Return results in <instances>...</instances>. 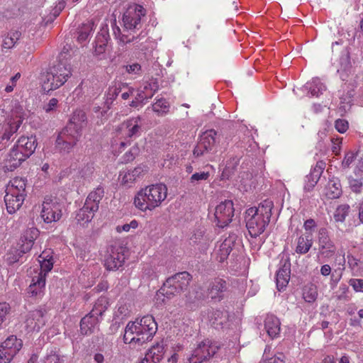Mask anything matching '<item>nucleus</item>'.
<instances>
[{
	"label": "nucleus",
	"instance_id": "1",
	"mask_svg": "<svg viewBox=\"0 0 363 363\" xmlns=\"http://www.w3.org/2000/svg\"><path fill=\"white\" fill-rule=\"evenodd\" d=\"M157 330V324L152 315H145L137 318L135 321H129L125 326L123 342L137 343L143 345L151 340Z\"/></svg>",
	"mask_w": 363,
	"mask_h": 363
},
{
	"label": "nucleus",
	"instance_id": "2",
	"mask_svg": "<svg viewBox=\"0 0 363 363\" xmlns=\"http://www.w3.org/2000/svg\"><path fill=\"white\" fill-rule=\"evenodd\" d=\"M274 203L270 200H264L257 207H251L245 211V221L251 237L260 235L269 225Z\"/></svg>",
	"mask_w": 363,
	"mask_h": 363
},
{
	"label": "nucleus",
	"instance_id": "3",
	"mask_svg": "<svg viewBox=\"0 0 363 363\" xmlns=\"http://www.w3.org/2000/svg\"><path fill=\"white\" fill-rule=\"evenodd\" d=\"M192 276L186 271L177 273L167 278L156 294L157 303L164 304L165 298L169 300L187 291Z\"/></svg>",
	"mask_w": 363,
	"mask_h": 363
},
{
	"label": "nucleus",
	"instance_id": "4",
	"mask_svg": "<svg viewBox=\"0 0 363 363\" xmlns=\"http://www.w3.org/2000/svg\"><path fill=\"white\" fill-rule=\"evenodd\" d=\"M167 195V188L164 184H157L142 189L134 198V205L142 211H152L160 206Z\"/></svg>",
	"mask_w": 363,
	"mask_h": 363
},
{
	"label": "nucleus",
	"instance_id": "5",
	"mask_svg": "<svg viewBox=\"0 0 363 363\" xmlns=\"http://www.w3.org/2000/svg\"><path fill=\"white\" fill-rule=\"evenodd\" d=\"M24 119L23 108L18 106L11 110L10 116L3 123H0V150L13 140Z\"/></svg>",
	"mask_w": 363,
	"mask_h": 363
},
{
	"label": "nucleus",
	"instance_id": "6",
	"mask_svg": "<svg viewBox=\"0 0 363 363\" xmlns=\"http://www.w3.org/2000/svg\"><path fill=\"white\" fill-rule=\"evenodd\" d=\"M38 235V230L35 228L29 229L21 238V244L19 249L11 248L5 255V260L9 265L20 262L23 255L28 252Z\"/></svg>",
	"mask_w": 363,
	"mask_h": 363
},
{
	"label": "nucleus",
	"instance_id": "7",
	"mask_svg": "<svg viewBox=\"0 0 363 363\" xmlns=\"http://www.w3.org/2000/svg\"><path fill=\"white\" fill-rule=\"evenodd\" d=\"M219 349L220 346L216 342L205 340L193 351L189 359V363H203L213 357Z\"/></svg>",
	"mask_w": 363,
	"mask_h": 363
},
{
	"label": "nucleus",
	"instance_id": "8",
	"mask_svg": "<svg viewBox=\"0 0 363 363\" xmlns=\"http://www.w3.org/2000/svg\"><path fill=\"white\" fill-rule=\"evenodd\" d=\"M218 142L219 138L215 130L210 129L205 131L201 135L199 141L194 149V155L199 157L214 151Z\"/></svg>",
	"mask_w": 363,
	"mask_h": 363
},
{
	"label": "nucleus",
	"instance_id": "9",
	"mask_svg": "<svg viewBox=\"0 0 363 363\" xmlns=\"http://www.w3.org/2000/svg\"><path fill=\"white\" fill-rule=\"evenodd\" d=\"M81 134L70 130V128H64L55 140V148L60 153H69L76 146Z\"/></svg>",
	"mask_w": 363,
	"mask_h": 363
},
{
	"label": "nucleus",
	"instance_id": "10",
	"mask_svg": "<svg viewBox=\"0 0 363 363\" xmlns=\"http://www.w3.org/2000/svg\"><path fill=\"white\" fill-rule=\"evenodd\" d=\"M42 206L41 217L45 223L57 222L62 217V205L56 197L45 196Z\"/></svg>",
	"mask_w": 363,
	"mask_h": 363
},
{
	"label": "nucleus",
	"instance_id": "11",
	"mask_svg": "<svg viewBox=\"0 0 363 363\" xmlns=\"http://www.w3.org/2000/svg\"><path fill=\"white\" fill-rule=\"evenodd\" d=\"M128 250L122 245H111L107 250L108 255L104 260L107 270H117L123 266Z\"/></svg>",
	"mask_w": 363,
	"mask_h": 363
},
{
	"label": "nucleus",
	"instance_id": "12",
	"mask_svg": "<svg viewBox=\"0 0 363 363\" xmlns=\"http://www.w3.org/2000/svg\"><path fill=\"white\" fill-rule=\"evenodd\" d=\"M145 14V9L141 6L129 8L123 15V22L125 31H134L141 28V17Z\"/></svg>",
	"mask_w": 363,
	"mask_h": 363
},
{
	"label": "nucleus",
	"instance_id": "13",
	"mask_svg": "<svg viewBox=\"0 0 363 363\" xmlns=\"http://www.w3.org/2000/svg\"><path fill=\"white\" fill-rule=\"evenodd\" d=\"M234 211L233 203L231 200L221 202L216 206L214 213L216 225L219 228L227 226L232 221Z\"/></svg>",
	"mask_w": 363,
	"mask_h": 363
},
{
	"label": "nucleus",
	"instance_id": "14",
	"mask_svg": "<svg viewBox=\"0 0 363 363\" xmlns=\"http://www.w3.org/2000/svg\"><path fill=\"white\" fill-rule=\"evenodd\" d=\"M127 86V83L121 82H115L108 88L104 96V101L102 106L94 107V111L98 112L102 109L101 114L104 116L111 109L114 101L118 94Z\"/></svg>",
	"mask_w": 363,
	"mask_h": 363
},
{
	"label": "nucleus",
	"instance_id": "15",
	"mask_svg": "<svg viewBox=\"0 0 363 363\" xmlns=\"http://www.w3.org/2000/svg\"><path fill=\"white\" fill-rule=\"evenodd\" d=\"M45 315L46 311L42 308L30 311L25 320L28 332L39 331L45 325Z\"/></svg>",
	"mask_w": 363,
	"mask_h": 363
},
{
	"label": "nucleus",
	"instance_id": "16",
	"mask_svg": "<svg viewBox=\"0 0 363 363\" xmlns=\"http://www.w3.org/2000/svg\"><path fill=\"white\" fill-rule=\"evenodd\" d=\"M28 158V157L13 145L4 161L3 167L4 172L14 171Z\"/></svg>",
	"mask_w": 363,
	"mask_h": 363
},
{
	"label": "nucleus",
	"instance_id": "17",
	"mask_svg": "<svg viewBox=\"0 0 363 363\" xmlns=\"http://www.w3.org/2000/svg\"><path fill=\"white\" fill-rule=\"evenodd\" d=\"M318 242L320 252L325 257L333 256L336 251V247L331 240L328 231L325 228H320L318 233Z\"/></svg>",
	"mask_w": 363,
	"mask_h": 363
},
{
	"label": "nucleus",
	"instance_id": "18",
	"mask_svg": "<svg viewBox=\"0 0 363 363\" xmlns=\"http://www.w3.org/2000/svg\"><path fill=\"white\" fill-rule=\"evenodd\" d=\"M67 80L60 77L50 67L43 77V89L44 91L55 90L63 85Z\"/></svg>",
	"mask_w": 363,
	"mask_h": 363
},
{
	"label": "nucleus",
	"instance_id": "19",
	"mask_svg": "<svg viewBox=\"0 0 363 363\" xmlns=\"http://www.w3.org/2000/svg\"><path fill=\"white\" fill-rule=\"evenodd\" d=\"M291 274V262L289 257L280 262V267L277 272V286L279 290L282 289L288 284Z\"/></svg>",
	"mask_w": 363,
	"mask_h": 363
},
{
	"label": "nucleus",
	"instance_id": "20",
	"mask_svg": "<svg viewBox=\"0 0 363 363\" xmlns=\"http://www.w3.org/2000/svg\"><path fill=\"white\" fill-rule=\"evenodd\" d=\"M26 195H23L22 193L15 191H6V194L4 196V201L6 203L7 211L12 214L18 210L22 206L25 199Z\"/></svg>",
	"mask_w": 363,
	"mask_h": 363
},
{
	"label": "nucleus",
	"instance_id": "21",
	"mask_svg": "<svg viewBox=\"0 0 363 363\" xmlns=\"http://www.w3.org/2000/svg\"><path fill=\"white\" fill-rule=\"evenodd\" d=\"M38 143L35 136H21L14 145L28 158L35 152Z\"/></svg>",
	"mask_w": 363,
	"mask_h": 363
},
{
	"label": "nucleus",
	"instance_id": "22",
	"mask_svg": "<svg viewBox=\"0 0 363 363\" xmlns=\"http://www.w3.org/2000/svg\"><path fill=\"white\" fill-rule=\"evenodd\" d=\"M45 286V274L40 272L32 279V283L30 284L27 293L30 297L40 298L44 294Z\"/></svg>",
	"mask_w": 363,
	"mask_h": 363
},
{
	"label": "nucleus",
	"instance_id": "23",
	"mask_svg": "<svg viewBox=\"0 0 363 363\" xmlns=\"http://www.w3.org/2000/svg\"><path fill=\"white\" fill-rule=\"evenodd\" d=\"M141 120V117L138 116L131 118L123 123L122 128L124 127L126 129V139L131 140L132 138H135L140 135L142 132V127L140 125Z\"/></svg>",
	"mask_w": 363,
	"mask_h": 363
},
{
	"label": "nucleus",
	"instance_id": "24",
	"mask_svg": "<svg viewBox=\"0 0 363 363\" xmlns=\"http://www.w3.org/2000/svg\"><path fill=\"white\" fill-rule=\"evenodd\" d=\"M86 125V116L84 111L82 110L75 111L69 122L65 128H70V130L82 135V130Z\"/></svg>",
	"mask_w": 363,
	"mask_h": 363
},
{
	"label": "nucleus",
	"instance_id": "25",
	"mask_svg": "<svg viewBox=\"0 0 363 363\" xmlns=\"http://www.w3.org/2000/svg\"><path fill=\"white\" fill-rule=\"evenodd\" d=\"M229 285L225 280L220 278H216L208 286V291L211 298H218L219 300L223 298V293L228 289Z\"/></svg>",
	"mask_w": 363,
	"mask_h": 363
},
{
	"label": "nucleus",
	"instance_id": "26",
	"mask_svg": "<svg viewBox=\"0 0 363 363\" xmlns=\"http://www.w3.org/2000/svg\"><path fill=\"white\" fill-rule=\"evenodd\" d=\"M280 325L279 319L272 314H268L265 318L264 328L268 335L272 339L277 337L279 335Z\"/></svg>",
	"mask_w": 363,
	"mask_h": 363
},
{
	"label": "nucleus",
	"instance_id": "27",
	"mask_svg": "<svg viewBox=\"0 0 363 363\" xmlns=\"http://www.w3.org/2000/svg\"><path fill=\"white\" fill-rule=\"evenodd\" d=\"M50 68L60 77H64L66 80L72 75L71 65L66 58H59Z\"/></svg>",
	"mask_w": 363,
	"mask_h": 363
},
{
	"label": "nucleus",
	"instance_id": "28",
	"mask_svg": "<svg viewBox=\"0 0 363 363\" xmlns=\"http://www.w3.org/2000/svg\"><path fill=\"white\" fill-rule=\"evenodd\" d=\"M104 196V189L102 186H99L89 194L84 204L89 207L90 210L97 211L99 210V204Z\"/></svg>",
	"mask_w": 363,
	"mask_h": 363
},
{
	"label": "nucleus",
	"instance_id": "29",
	"mask_svg": "<svg viewBox=\"0 0 363 363\" xmlns=\"http://www.w3.org/2000/svg\"><path fill=\"white\" fill-rule=\"evenodd\" d=\"M342 194L340 180L337 177L330 179L326 186V196L330 199L339 198Z\"/></svg>",
	"mask_w": 363,
	"mask_h": 363
},
{
	"label": "nucleus",
	"instance_id": "30",
	"mask_svg": "<svg viewBox=\"0 0 363 363\" xmlns=\"http://www.w3.org/2000/svg\"><path fill=\"white\" fill-rule=\"evenodd\" d=\"M211 325L215 328L222 327L228 320V313L227 311L220 309H213L208 314Z\"/></svg>",
	"mask_w": 363,
	"mask_h": 363
},
{
	"label": "nucleus",
	"instance_id": "31",
	"mask_svg": "<svg viewBox=\"0 0 363 363\" xmlns=\"http://www.w3.org/2000/svg\"><path fill=\"white\" fill-rule=\"evenodd\" d=\"M190 240L195 245L206 244L211 240V237L209 234L206 233V228L199 225L194 230Z\"/></svg>",
	"mask_w": 363,
	"mask_h": 363
},
{
	"label": "nucleus",
	"instance_id": "32",
	"mask_svg": "<svg viewBox=\"0 0 363 363\" xmlns=\"http://www.w3.org/2000/svg\"><path fill=\"white\" fill-rule=\"evenodd\" d=\"M99 322V319L90 314L84 317L80 321V330L83 335H89L93 333V329Z\"/></svg>",
	"mask_w": 363,
	"mask_h": 363
},
{
	"label": "nucleus",
	"instance_id": "33",
	"mask_svg": "<svg viewBox=\"0 0 363 363\" xmlns=\"http://www.w3.org/2000/svg\"><path fill=\"white\" fill-rule=\"evenodd\" d=\"M234 244L233 238L230 237L226 238L220 245L218 250L217 259L220 262H224L230 255L233 250V245Z\"/></svg>",
	"mask_w": 363,
	"mask_h": 363
},
{
	"label": "nucleus",
	"instance_id": "34",
	"mask_svg": "<svg viewBox=\"0 0 363 363\" xmlns=\"http://www.w3.org/2000/svg\"><path fill=\"white\" fill-rule=\"evenodd\" d=\"M313 245L311 235H301L298 238L296 252L298 254L304 255L307 253Z\"/></svg>",
	"mask_w": 363,
	"mask_h": 363
},
{
	"label": "nucleus",
	"instance_id": "35",
	"mask_svg": "<svg viewBox=\"0 0 363 363\" xmlns=\"http://www.w3.org/2000/svg\"><path fill=\"white\" fill-rule=\"evenodd\" d=\"M164 354V347L163 343H157L149 349L146 353L147 356L155 363L160 362L162 359Z\"/></svg>",
	"mask_w": 363,
	"mask_h": 363
},
{
	"label": "nucleus",
	"instance_id": "36",
	"mask_svg": "<svg viewBox=\"0 0 363 363\" xmlns=\"http://www.w3.org/2000/svg\"><path fill=\"white\" fill-rule=\"evenodd\" d=\"M108 306V301L106 297H100L95 303L93 309L89 313L91 315L99 319L103 313L106 311Z\"/></svg>",
	"mask_w": 363,
	"mask_h": 363
},
{
	"label": "nucleus",
	"instance_id": "37",
	"mask_svg": "<svg viewBox=\"0 0 363 363\" xmlns=\"http://www.w3.org/2000/svg\"><path fill=\"white\" fill-rule=\"evenodd\" d=\"M96 212V211L90 210L89 207L84 204L77 212L76 219L79 223L84 225L92 220Z\"/></svg>",
	"mask_w": 363,
	"mask_h": 363
},
{
	"label": "nucleus",
	"instance_id": "38",
	"mask_svg": "<svg viewBox=\"0 0 363 363\" xmlns=\"http://www.w3.org/2000/svg\"><path fill=\"white\" fill-rule=\"evenodd\" d=\"M147 33L145 32L141 31L138 35H135L132 33H123L122 36H121L120 42L123 44H127L130 43H134V45L137 49H140L139 43L145 38H146ZM143 50V48H140Z\"/></svg>",
	"mask_w": 363,
	"mask_h": 363
},
{
	"label": "nucleus",
	"instance_id": "39",
	"mask_svg": "<svg viewBox=\"0 0 363 363\" xmlns=\"http://www.w3.org/2000/svg\"><path fill=\"white\" fill-rule=\"evenodd\" d=\"M21 33L18 30H13L9 33L4 38L2 43V50H9L12 48L17 40L20 38Z\"/></svg>",
	"mask_w": 363,
	"mask_h": 363
},
{
	"label": "nucleus",
	"instance_id": "40",
	"mask_svg": "<svg viewBox=\"0 0 363 363\" xmlns=\"http://www.w3.org/2000/svg\"><path fill=\"white\" fill-rule=\"evenodd\" d=\"M94 23L92 21H88L78 28V40L83 43L87 40L94 29Z\"/></svg>",
	"mask_w": 363,
	"mask_h": 363
},
{
	"label": "nucleus",
	"instance_id": "41",
	"mask_svg": "<svg viewBox=\"0 0 363 363\" xmlns=\"http://www.w3.org/2000/svg\"><path fill=\"white\" fill-rule=\"evenodd\" d=\"M23 343L22 340L17 339L16 336L15 335H11L7 339L1 343L0 347H2L4 348L14 350L15 353H18V352L21 350L22 347Z\"/></svg>",
	"mask_w": 363,
	"mask_h": 363
},
{
	"label": "nucleus",
	"instance_id": "42",
	"mask_svg": "<svg viewBox=\"0 0 363 363\" xmlns=\"http://www.w3.org/2000/svg\"><path fill=\"white\" fill-rule=\"evenodd\" d=\"M169 103L163 98L157 99V101L152 105V111L160 116L167 114L169 111Z\"/></svg>",
	"mask_w": 363,
	"mask_h": 363
},
{
	"label": "nucleus",
	"instance_id": "43",
	"mask_svg": "<svg viewBox=\"0 0 363 363\" xmlns=\"http://www.w3.org/2000/svg\"><path fill=\"white\" fill-rule=\"evenodd\" d=\"M11 186L7 188L6 191H16L18 193H22L23 195H26V180L23 178H14L11 182Z\"/></svg>",
	"mask_w": 363,
	"mask_h": 363
},
{
	"label": "nucleus",
	"instance_id": "44",
	"mask_svg": "<svg viewBox=\"0 0 363 363\" xmlns=\"http://www.w3.org/2000/svg\"><path fill=\"white\" fill-rule=\"evenodd\" d=\"M156 92V89L153 92H151L150 94H147L145 91H138L137 95L135 96V99L130 103L129 106L133 108H137L138 106L142 104L145 100L148 99H151L155 93Z\"/></svg>",
	"mask_w": 363,
	"mask_h": 363
},
{
	"label": "nucleus",
	"instance_id": "45",
	"mask_svg": "<svg viewBox=\"0 0 363 363\" xmlns=\"http://www.w3.org/2000/svg\"><path fill=\"white\" fill-rule=\"evenodd\" d=\"M355 178L349 177V184L351 190L355 194H360L363 186V175L354 174Z\"/></svg>",
	"mask_w": 363,
	"mask_h": 363
},
{
	"label": "nucleus",
	"instance_id": "46",
	"mask_svg": "<svg viewBox=\"0 0 363 363\" xmlns=\"http://www.w3.org/2000/svg\"><path fill=\"white\" fill-rule=\"evenodd\" d=\"M350 206L348 204L340 205L334 213V219L336 222H344L350 212Z\"/></svg>",
	"mask_w": 363,
	"mask_h": 363
},
{
	"label": "nucleus",
	"instance_id": "47",
	"mask_svg": "<svg viewBox=\"0 0 363 363\" xmlns=\"http://www.w3.org/2000/svg\"><path fill=\"white\" fill-rule=\"evenodd\" d=\"M306 88L312 96H318L325 89V86L318 79H314L311 83L306 84Z\"/></svg>",
	"mask_w": 363,
	"mask_h": 363
},
{
	"label": "nucleus",
	"instance_id": "48",
	"mask_svg": "<svg viewBox=\"0 0 363 363\" xmlns=\"http://www.w3.org/2000/svg\"><path fill=\"white\" fill-rule=\"evenodd\" d=\"M335 298L340 301H349L351 299L350 289L346 284H341L338 290L335 292Z\"/></svg>",
	"mask_w": 363,
	"mask_h": 363
},
{
	"label": "nucleus",
	"instance_id": "49",
	"mask_svg": "<svg viewBox=\"0 0 363 363\" xmlns=\"http://www.w3.org/2000/svg\"><path fill=\"white\" fill-rule=\"evenodd\" d=\"M110 40L108 30L106 28H102L98 33L94 43L95 45H102L108 46V42Z\"/></svg>",
	"mask_w": 363,
	"mask_h": 363
},
{
	"label": "nucleus",
	"instance_id": "50",
	"mask_svg": "<svg viewBox=\"0 0 363 363\" xmlns=\"http://www.w3.org/2000/svg\"><path fill=\"white\" fill-rule=\"evenodd\" d=\"M209 177L210 173L208 172H196L191 176L189 179V182L193 186H196L201 184L202 181L208 180Z\"/></svg>",
	"mask_w": 363,
	"mask_h": 363
},
{
	"label": "nucleus",
	"instance_id": "51",
	"mask_svg": "<svg viewBox=\"0 0 363 363\" xmlns=\"http://www.w3.org/2000/svg\"><path fill=\"white\" fill-rule=\"evenodd\" d=\"M303 296L306 302L313 303L318 296L316 288L313 285L308 288H305L303 290Z\"/></svg>",
	"mask_w": 363,
	"mask_h": 363
},
{
	"label": "nucleus",
	"instance_id": "52",
	"mask_svg": "<svg viewBox=\"0 0 363 363\" xmlns=\"http://www.w3.org/2000/svg\"><path fill=\"white\" fill-rule=\"evenodd\" d=\"M143 172V169L141 167H138L131 171H128L123 176V182L128 183L134 182L137 179V177H138Z\"/></svg>",
	"mask_w": 363,
	"mask_h": 363
},
{
	"label": "nucleus",
	"instance_id": "53",
	"mask_svg": "<svg viewBox=\"0 0 363 363\" xmlns=\"http://www.w3.org/2000/svg\"><path fill=\"white\" fill-rule=\"evenodd\" d=\"M16 354L14 350L0 347V363H9Z\"/></svg>",
	"mask_w": 363,
	"mask_h": 363
},
{
	"label": "nucleus",
	"instance_id": "54",
	"mask_svg": "<svg viewBox=\"0 0 363 363\" xmlns=\"http://www.w3.org/2000/svg\"><path fill=\"white\" fill-rule=\"evenodd\" d=\"M94 169L93 164L87 163L79 171V177L85 180L89 179L94 173Z\"/></svg>",
	"mask_w": 363,
	"mask_h": 363
},
{
	"label": "nucleus",
	"instance_id": "55",
	"mask_svg": "<svg viewBox=\"0 0 363 363\" xmlns=\"http://www.w3.org/2000/svg\"><path fill=\"white\" fill-rule=\"evenodd\" d=\"M238 164V160L232 166L230 164L228 163L222 172L221 179H229L234 174L235 167Z\"/></svg>",
	"mask_w": 363,
	"mask_h": 363
},
{
	"label": "nucleus",
	"instance_id": "56",
	"mask_svg": "<svg viewBox=\"0 0 363 363\" xmlns=\"http://www.w3.org/2000/svg\"><path fill=\"white\" fill-rule=\"evenodd\" d=\"M325 167V163L323 161H319L316 163L315 167L313 168L310 174L315 179H319L321 174Z\"/></svg>",
	"mask_w": 363,
	"mask_h": 363
},
{
	"label": "nucleus",
	"instance_id": "57",
	"mask_svg": "<svg viewBox=\"0 0 363 363\" xmlns=\"http://www.w3.org/2000/svg\"><path fill=\"white\" fill-rule=\"evenodd\" d=\"M10 310L11 307L7 303H0V326L6 320Z\"/></svg>",
	"mask_w": 363,
	"mask_h": 363
},
{
	"label": "nucleus",
	"instance_id": "58",
	"mask_svg": "<svg viewBox=\"0 0 363 363\" xmlns=\"http://www.w3.org/2000/svg\"><path fill=\"white\" fill-rule=\"evenodd\" d=\"M357 154L352 151L347 152L342 162V166L343 168H348L350 165L354 161Z\"/></svg>",
	"mask_w": 363,
	"mask_h": 363
},
{
	"label": "nucleus",
	"instance_id": "59",
	"mask_svg": "<svg viewBox=\"0 0 363 363\" xmlns=\"http://www.w3.org/2000/svg\"><path fill=\"white\" fill-rule=\"evenodd\" d=\"M335 127L339 133H344L348 129V122L345 119H337L335 121Z\"/></svg>",
	"mask_w": 363,
	"mask_h": 363
},
{
	"label": "nucleus",
	"instance_id": "60",
	"mask_svg": "<svg viewBox=\"0 0 363 363\" xmlns=\"http://www.w3.org/2000/svg\"><path fill=\"white\" fill-rule=\"evenodd\" d=\"M342 138H332L331 142L333 143L332 151L335 155H339Z\"/></svg>",
	"mask_w": 363,
	"mask_h": 363
},
{
	"label": "nucleus",
	"instance_id": "61",
	"mask_svg": "<svg viewBox=\"0 0 363 363\" xmlns=\"http://www.w3.org/2000/svg\"><path fill=\"white\" fill-rule=\"evenodd\" d=\"M349 284L352 286L354 290L357 292H363V279H351Z\"/></svg>",
	"mask_w": 363,
	"mask_h": 363
},
{
	"label": "nucleus",
	"instance_id": "62",
	"mask_svg": "<svg viewBox=\"0 0 363 363\" xmlns=\"http://www.w3.org/2000/svg\"><path fill=\"white\" fill-rule=\"evenodd\" d=\"M125 67L128 74H140L141 72V65L137 62L132 65H128Z\"/></svg>",
	"mask_w": 363,
	"mask_h": 363
},
{
	"label": "nucleus",
	"instance_id": "63",
	"mask_svg": "<svg viewBox=\"0 0 363 363\" xmlns=\"http://www.w3.org/2000/svg\"><path fill=\"white\" fill-rule=\"evenodd\" d=\"M41 272L43 274L46 275V273L50 272L53 267V262L50 259L43 258V261L40 264Z\"/></svg>",
	"mask_w": 363,
	"mask_h": 363
},
{
	"label": "nucleus",
	"instance_id": "64",
	"mask_svg": "<svg viewBox=\"0 0 363 363\" xmlns=\"http://www.w3.org/2000/svg\"><path fill=\"white\" fill-rule=\"evenodd\" d=\"M43 363H60V357L55 352H51L44 358Z\"/></svg>",
	"mask_w": 363,
	"mask_h": 363
}]
</instances>
